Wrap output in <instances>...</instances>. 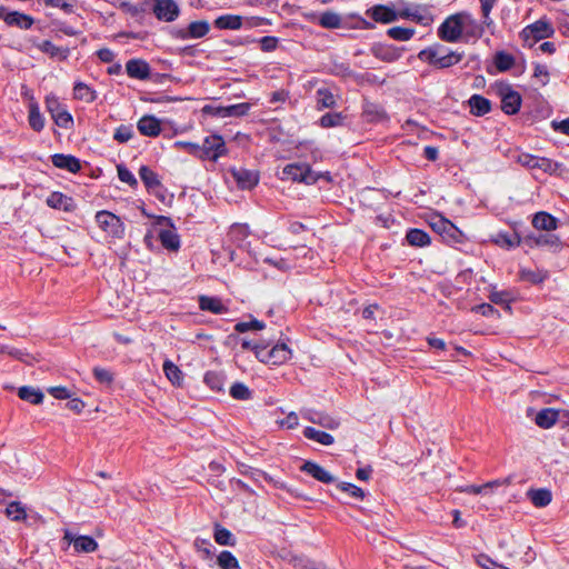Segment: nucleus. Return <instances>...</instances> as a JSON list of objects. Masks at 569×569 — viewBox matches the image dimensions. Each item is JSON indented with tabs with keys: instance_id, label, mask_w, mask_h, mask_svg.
<instances>
[{
	"instance_id": "obj_1",
	"label": "nucleus",
	"mask_w": 569,
	"mask_h": 569,
	"mask_svg": "<svg viewBox=\"0 0 569 569\" xmlns=\"http://www.w3.org/2000/svg\"><path fill=\"white\" fill-rule=\"evenodd\" d=\"M463 54L452 50H446L442 46L436 44L421 50L418 58L438 69H446L459 63Z\"/></svg>"
},
{
	"instance_id": "obj_2",
	"label": "nucleus",
	"mask_w": 569,
	"mask_h": 569,
	"mask_svg": "<svg viewBox=\"0 0 569 569\" xmlns=\"http://www.w3.org/2000/svg\"><path fill=\"white\" fill-rule=\"evenodd\" d=\"M279 178L283 181L313 184L318 181L319 174L313 172L309 164L295 162L287 164L282 169Z\"/></svg>"
},
{
	"instance_id": "obj_3",
	"label": "nucleus",
	"mask_w": 569,
	"mask_h": 569,
	"mask_svg": "<svg viewBox=\"0 0 569 569\" xmlns=\"http://www.w3.org/2000/svg\"><path fill=\"white\" fill-rule=\"evenodd\" d=\"M96 222L102 231L112 238L121 239L124 236V223L118 216L110 211H98L96 213Z\"/></svg>"
},
{
	"instance_id": "obj_4",
	"label": "nucleus",
	"mask_w": 569,
	"mask_h": 569,
	"mask_svg": "<svg viewBox=\"0 0 569 569\" xmlns=\"http://www.w3.org/2000/svg\"><path fill=\"white\" fill-rule=\"evenodd\" d=\"M462 12L449 16L438 28V37L450 43L458 42L463 36Z\"/></svg>"
},
{
	"instance_id": "obj_5",
	"label": "nucleus",
	"mask_w": 569,
	"mask_h": 569,
	"mask_svg": "<svg viewBox=\"0 0 569 569\" xmlns=\"http://www.w3.org/2000/svg\"><path fill=\"white\" fill-rule=\"evenodd\" d=\"M431 229L441 234L447 241L459 242L462 238V232L443 216L435 213L429 219Z\"/></svg>"
},
{
	"instance_id": "obj_6",
	"label": "nucleus",
	"mask_w": 569,
	"mask_h": 569,
	"mask_svg": "<svg viewBox=\"0 0 569 569\" xmlns=\"http://www.w3.org/2000/svg\"><path fill=\"white\" fill-rule=\"evenodd\" d=\"M399 18L415 21L423 27L433 22V14L427 4H410L399 9Z\"/></svg>"
},
{
	"instance_id": "obj_7",
	"label": "nucleus",
	"mask_w": 569,
	"mask_h": 569,
	"mask_svg": "<svg viewBox=\"0 0 569 569\" xmlns=\"http://www.w3.org/2000/svg\"><path fill=\"white\" fill-rule=\"evenodd\" d=\"M200 150L201 153H199V158L202 160L216 161L218 158L227 153L224 140L219 134L207 137L203 140L202 146H200Z\"/></svg>"
},
{
	"instance_id": "obj_8",
	"label": "nucleus",
	"mask_w": 569,
	"mask_h": 569,
	"mask_svg": "<svg viewBox=\"0 0 569 569\" xmlns=\"http://www.w3.org/2000/svg\"><path fill=\"white\" fill-rule=\"evenodd\" d=\"M157 224L168 227L161 229L158 234L162 247L169 251H178L180 248V237L174 231L171 219L164 216H159L157 218Z\"/></svg>"
},
{
	"instance_id": "obj_9",
	"label": "nucleus",
	"mask_w": 569,
	"mask_h": 569,
	"mask_svg": "<svg viewBox=\"0 0 569 569\" xmlns=\"http://www.w3.org/2000/svg\"><path fill=\"white\" fill-rule=\"evenodd\" d=\"M0 19L9 27H16L22 30L30 29L34 22L31 16L19 11H11L3 6L0 7Z\"/></svg>"
},
{
	"instance_id": "obj_10",
	"label": "nucleus",
	"mask_w": 569,
	"mask_h": 569,
	"mask_svg": "<svg viewBox=\"0 0 569 569\" xmlns=\"http://www.w3.org/2000/svg\"><path fill=\"white\" fill-rule=\"evenodd\" d=\"M152 12L160 21L172 22L180 14V8L174 0H154Z\"/></svg>"
},
{
	"instance_id": "obj_11",
	"label": "nucleus",
	"mask_w": 569,
	"mask_h": 569,
	"mask_svg": "<svg viewBox=\"0 0 569 569\" xmlns=\"http://www.w3.org/2000/svg\"><path fill=\"white\" fill-rule=\"evenodd\" d=\"M517 162L529 169H540L543 172H553L557 169V163L543 157H537L530 153H519Z\"/></svg>"
},
{
	"instance_id": "obj_12",
	"label": "nucleus",
	"mask_w": 569,
	"mask_h": 569,
	"mask_svg": "<svg viewBox=\"0 0 569 569\" xmlns=\"http://www.w3.org/2000/svg\"><path fill=\"white\" fill-rule=\"evenodd\" d=\"M501 109L507 114H516L521 107V96L510 87L500 89Z\"/></svg>"
},
{
	"instance_id": "obj_13",
	"label": "nucleus",
	"mask_w": 569,
	"mask_h": 569,
	"mask_svg": "<svg viewBox=\"0 0 569 569\" xmlns=\"http://www.w3.org/2000/svg\"><path fill=\"white\" fill-rule=\"evenodd\" d=\"M371 53L386 62L397 61L403 52V49L398 48L393 44L377 42L371 46Z\"/></svg>"
},
{
	"instance_id": "obj_14",
	"label": "nucleus",
	"mask_w": 569,
	"mask_h": 569,
	"mask_svg": "<svg viewBox=\"0 0 569 569\" xmlns=\"http://www.w3.org/2000/svg\"><path fill=\"white\" fill-rule=\"evenodd\" d=\"M210 26L204 20L191 22L187 29H181L178 32V37L182 40L188 39H200L208 34Z\"/></svg>"
},
{
	"instance_id": "obj_15",
	"label": "nucleus",
	"mask_w": 569,
	"mask_h": 569,
	"mask_svg": "<svg viewBox=\"0 0 569 569\" xmlns=\"http://www.w3.org/2000/svg\"><path fill=\"white\" fill-rule=\"evenodd\" d=\"M127 74L132 79L147 80L150 77V66L142 59H130L126 63Z\"/></svg>"
},
{
	"instance_id": "obj_16",
	"label": "nucleus",
	"mask_w": 569,
	"mask_h": 569,
	"mask_svg": "<svg viewBox=\"0 0 569 569\" xmlns=\"http://www.w3.org/2000/svg\"><path fill=\"white\" fill-rule=\"evenodd\" d=\"M51 162L54 167L71 173H77L81 170L80 160L71 154L56 153L51 156Z\"/></svg>"
},
{
	"instance_id": "obj_17",
	"label": "nucleus",
	"mask_w": 569,
	"mask_h": 569,
	"mask_svg": "<svg viewBox=\"0 0 569 569\" xmlns=\"http://www.w3.org/2000/svg\"><path fill=\"white\" fill-rule=\"evenodd\" d=\"M138 131L146 137L154 138L161 132V123L154 116H143L137 123Z\"/></svg>"
},
{
	"instance_id": "obj_18",
	"label": "nucleus",
	"mask_w": 569,
	"mask_h": 569,
	"mask_svg": "<svg viewBox=\"0 0 569 569\" xmlns=\"http://www.w3.org/2000/svg\"><path fill=\"white\" fill-rule=\"evenodd\" d=\"M139 177L146 186L147 190L160 198L158 189H161L162 184L158 173L147 166H141L139 169Z\"/></svg>"
},
{
	"instance_id": "obj_19",
	"label": "nucleus",
	"mask_w": 569,
	"mask_h": 569,
	"mask_svg": "<svg viewBox=\"0 0 569 569\" xmlns=\"http://www.w3.org/2000/svg\"><path fill=\"white\" fill-rule=\"evenodd\" d=\"M46 202L50 208L63 210L66 212H71L76 209L73 199L58 191L51 192Z\"/></svg>"
},
{
	"instance_id": "obj_20",
	"label": "nucleus",
	"mask_w": 569,
	"mask_h": 569,
	"mask_svg": "<svg viewBox=\"0 0 569 569\" xmlns=\"http://www.w3.org/2000/svg\"><path fill=\"white\" fill-rule=\"evenodd\" d=\"M367 14L370 16L376 22L381 23H391L399 19V11H395L389 7L381 4L369 9Z\"/></svg>"
},
{
	"instance_id": "obj_21",
	"label": "nucleus",
	"mask_w": 569,
	"mask_h": 569,
	"mask_svg": "<svg viewBox=\"0 0 569 569\" xmlns=\"http://www.w3.org/2000/svg\"><path fill=\"white\" fill-rule=\"evenodd\" d=\"M317 110L331 109L336 107V94L328 86H322L317 89L315 94Z\"/></svg>"
},
{
	"instance_id": "obj_22",
	"label": "nucleus",
	"mask_w": 569,
	"mask_h": 569,
	"mask_svg": "<svg viewBox=\"0 0 569 569\" xmlns=\"http://www.w3.org/2000/svg\"><path fill=\"white\" fill-rule=\"evenodd\" d=\"M300 470L323 483H331L335 481L333 476H331L329 471H327L325 468H322L320 465L313 461H306L300 467Z\"/></svg>"
},
{
	"instance_id": "obj_23",
	"label": "nucleus",
	"mask_w": 569,
	"mask_h": 569,
	"mask_svg": "<svg viewBox=\"0 0 569 569\" xmlns=\"http://www.w3.org/2000/svg\"><path fill=\"white\" fill-rule=\"evenodd\" d=\"M302 417L307 419L308 421L319 425L327 429H336L339 426V422L330 417L327 413L316 411V410H307L302 413Z\"/></svg>"
},
{
	"instance_id": "obj_24",
	"label": "nucleus",
	"mask_w": 569,
	"mask_h": 569,
	"mask_svg": "<svg viewBox=\"0 0 569 569\" xmlns=\"http://www.w3.org/2000/svg\"><path fill=\"white\" fill-rule=\"evenodd\" d=\"M232 176L241 189H251L259 181V177L254 171L244 168L233 169Z\"/></svg>"
},
{
	"instance_id": "obj_25",
	"label": "nucleus",
	"mask_w": 569,
	"mask_h": 569,
	"mask_svg": "<svg viewBox=\"0 0 569 569\" xmlns=\"http://www.w3.org/2000/svg\"><path fill=\"white\" fill-rule=\"evenodd\" d=\"M560 412H565V415L569 418V411H560L553 408H546L537 413L535 421L540 428L549 429L556 423Z\"/></svg>"
},
{
	"instance_id": "obj_26",
	"label": "nucleus",
	"mask_w": 569,
	"mask_h": 569,
	"mask_svg": "<svg viewBox=\"0 0 569 569\" xmlns=\"http://www.w3.org/2000/svg\"><path fill=\"white\" fill-rule=\"evenodd\" d=\"M553 33V29L551 24L547 21H536L531 26L527 27L523 30V34L526 37L532 36L533 39L540 40L543 38H548Z\"/></svg>"
},
{
	"instance_id": "obj_27",
	"label": "nucleus",
	"mask_w": 569,
	"mask_h": 569,
	"mask_svg": "<svg viewBox=\"0 0 569 569\" xmlns=\"http://www.w3.org/2000/svg\"><path fill=\"white\" fill-rule=\"evenodd\" d=\"M462 32L466 38H480L483 33V26L478 23L470 13L462 12Z\"/></svg>"
},
{
	"instance_id": "obj_28",
	"label": "nucleus",
	"mask_w": 569,
	"mask_h": 569,
	"mask_svg": "<svg viewBox=\"0 0 569 569\" xmlns=\"http://www.w3.org/2000/svg\"><path fill=\"white\" fill-rule=\"evenodd\" d=\"M270 366H280L291 358V350L286 343H277L269 348Z\"/></svg>"
},
{
	"instance_id": "obj_29",
	"label": "nucleus",
	"mask_w": 569,
	"mask_h": 569,
	"mask_svg": "<svg viewBox=\"0 0 569 569\" xmlns=\"http://www.w3.org/2000/svg\"><path fill=\"white\" fill-rule=\"evenodd\" d=\"M532 226L538 230L552 231L557 229L558 221L553 216L541 211L533 216Z\"/></svg>"
},
{
	"instance_id": "obj_30",
	"label": "nucleus",
	"mask_w": 569,
	"mask_h": 569,
	"mask_svg": "<svg viewBox=\"0 0 569 569\" xmlns=\"http://www.w3.org/2000/svg\"><path fill=\"white\" fill-rule=\"evenodd\" d=\"M213 24L220 30H238L242 27V17L237 14H223L218 17Z\"/></svg>"
},
{
	"instance_id": "obj_31",
	"label": "nucleus",
	"mask_w": 569,
	"mask_h": 569,
	"mask_svg": "<svg viewBox=\"0 0 569 569\" xmlns=\"http://www.w3.org/2000/svg\"><path fill=\"white\" fill-rule=\"evenodd\" d=\"M73 97L77 100L91 103L97 99V92L87 83L77 81L73 86Z\"/></svg>"
},
{
	"instance_id": "obj_32",
	"label": "nucleus",
	"mask_w": 569,
	"mask_h": 569,
	"mask_svg": "<svg viewBox=\"0 0 569 569\" xmlns=\"http://www.w3.org/2000/svg\"><path fill=\"white\" fill-rule=\"evenodd\" d=\"M199 307L201 310L210 311L214 315H221L227 308L219 298L201 296L199 298Z\"/></svg>"
},
{
	"instance_id": "obj_33",
	"label": "nucleus",
	"mask_w": 569,
	"mask_h": 569,
	"mask_svg": "<svg viewBox=\"0 0 569 569\" xmlns=\"http://www.w3.org/2000/svg\"><path fill=\"white\" fill-rule=\"evenodd\" d=\"M469 106L471 113L478 117L485 116L491 109L490 101L480 94L471 96L469 99Z\"/></svg>"
},
{
	"instance_id": "obj_34",
	"label": "nucleus",
	"mask_w": 569,
	"mask_h": 569,
	"mask_svg": "<svg viewBox=\"0 0 569 569\" xmlns=\"http://www.w3.org/2000/svg\"><path fill=\"white\" fill-rule=\"evenodd\" d=\"M303 436L307 439L313 440L323 446H330L335 442V438L330 433L318 430L313 427H306L303 430Z\"/></svg>"
},
{
	"instance_id": "obj_35",
	"label": "nucleus",
	"mask_w": 569,
	"mask_h": 569,
	"mask_svg": "<svg viewBox=\"0 0 569 569\" xmlns=\"http://www.w3.org/2000/svg\"><path fill=\"white\" fill-rule=\"evenodd\" d=\"M18 396L21 400H24L32 405H40L44 398L40 389L29 386L20 387L18 390Z\"/></svg>"
},
{
	"instance_id": "obj_36",
	"label": "nucleus",
	"mask_w": 569,
	"mask_h": 569,
	"mask_svg": "<svg viewBox=\"0 0 569 569\" xmlns=\"http://www.w3.org/2000/svg\"><path fill=\"white\" fill-rule=\"evenodd\" d=\"M492 241L501 248L512 249L520 244L521 239L515 232L513 233L499 232L492 238Z\"/></svg>"
},
{
	"instance_id": "obj_37",
	"label": "nucleus",
	"mask_w": 569,
	"mask_h": 569,
	"mask_svg": "<svg viewBox=\"0 0 569 569\" xmlns=\"http://www.w3.org/2000/svg\"><path fill=\"white\" fill-rule=\"evenodd\" d=\"M39 49L51 58H58L59 60H66L69 56L68 48L57 47L49 40L42 41L39 44Z\"/></svg>"
},
{
	"instance_id": "obj_38",
	"label": "nucleus",
	"mask_w": 569,
	"mask_h": 569,
	"mask_svg": "<svg viewBox=\"0 0 569 569\" xmlns=\"http://www.w3.org/2000/svg\"><path fill=\"white\" fill-rule=\"evenodd\" d=\"M406 239L412 247H426L430 243L429 234L421 229H410L407 232Z\"/></svg>"
},
{
	"instance_id": "obj_39",
	"label": "nucleus",
	"mask_w": 569,
	"mask_h": 569,
	"mask_svg": "<svg viewBox=\"0 0 569 569\" xmlns=\"http://www.w3.org/2000/svg\"><path fill=\"white\" fill-rule=\"evenodd\" d=\"M213 537L216 542L220 546L233 547L236 545V538L231 531L219 523L214 525Z\"/></svg>"
},
{
	"instance_id": "obj_40",
	"label": "nucleus",
	"mask_w": 569,
	"mask_h": 569,
	"mask_svg": "<svg viewBox=\"0 0 569 569\" xmlns=\"http://www.w3.org/2000/svg\"><path fill=\"white\" fill-rule=\"evenodd\" d=\"M28 120L30 127L37 132H40L44 128V118L40 113L37 102L30 103Z\"/></svg>"
},
{
	"instance_id": "obj_41",
	"label": "nucleus",
	"mask_w": 569,
	"mask_h": 569,
	"mask_svg": "<svg viewBox=\"0 0 569 569\" xmlns=\"http://www.w3.org/2000/svg\"><path fill=\"white\" fill-rule=\"evenodd\" d=\"M162 368L166 377L170 382H172V385H181L183 376L178 366H176L171 360L167 359L164 360Z\"/></svg>"
},
{
	"instance_id": "obj_42",
	"label": "nucleus",
	"mask_w": 569,
	"mask_h": 569,
	"mask_svg": "<svg viewBox=\"0 0 569 569\" xmlns=\"http://www.w3.org/2000/svg\"><path fill=\"white\" fill-rule=\"evenodd\" d=\"M73 548L76 552L89 553L97 550L98 543L92 537L78 536L77 539L74 540Z\"/></svg>"
},
{
	"instance_id": "obj_43",
	"label": "nucleus",
	"mask_w": 569,
	"mask_h": 569,
	"mask_svg": "<svg viewBox=\"0 0 569 569\" xmlns=\"http://www.w3.org/2000/svg\"><path fill=\"white\" fill-rule=\"evenodd\" d=\"M528 495L533 506L538 508L548 506L552 499L551 492L548 489L530 490Z\"/></svg>"
},
{
	"instance_id": "obj_44",
	"label": "nucleus",
	"mask_w": 569,
	"mask_h": 569,
	"mask_svg": "<svg viewBox=\"0 0 569 569\" xmlns=\"http://www.w3.org/2000/svg\"><path fill=\"white\" fill-rule=\"evenodd\" d=\"M220 569H241L238 559L228 550H223L217 557Z\"/></svg>"
},
{
	"instance_id": "obj_45",
	"label": "nucleus",
	"mask_w": 569,
	"mask_h": 569,
	"mask_svg": "<svg viewBox=\"0 0 569 569\" xmlns=\"http://www.w3.org/2000/svg\"><path fill=\"white\" fill-rule=\"evenodd\" d=\"M519 274L523 281H528L530 283H541L548 277V272L542 269H521Z\"/></svg>"
},
{
	"instance_id": "obj_46",
	"label": "nucleus",
	"mask_w": 569,
	"mask_h": 569,
	"mask_svg": "<svg viewBox=\"0 0 569 569\" xmlns=\"http://www.w3.org/2000/svg\"><path fill=\"white\" fill-rule=\"evenodd\" d=\"M6 515L12 521H22L27 519L26 508L19 501L10 502L6 508Z\"/></svg>"
},
{
	"instance_id": "obj_47",
	"label": "nucleus",
	"mask_w": 569,
	"mask_h": 569,
	"mask_svg": "<svg viewBox=\"0 0 569 569\" xmlns=\"http://www.w3.org/2000/svg\"><path fill=\"white\" fill-rule=\"evenodd\" d=\"M204 383L213 391H221L224 385V376L218 371H208L204 375Z\"/></svg>"
},
{
	"instance_id": "obj_48",
	"label": "nucleus",
	"mask_w": 569,
	"mask_h": 569,
	"mask_svg": "<svg viewBox=\"0 0 569 569\" xmlns=\"http://www.w3.org/2000/svg\"><path fill=\"white\" fill-rule=\"evenodd\" d=\"M387 34L397 41H409L415 36V29L392 27L387 30Z\"/></svg>"
},
{
	"instance_id": "obj_49",
	"label": "nucleus",
	"mask_w": 569,
	"mask_h": 569,
	"mask_svg": "<svg viewBox=\"0 0 569 569\" xmlns=\"http://www.w3.org/2000/svg\"><path fill=\"white\" fill-rule=\"evenodd\" d=\"M345 117L340 112H328L319 119V126L322 128H335L343 123Z\"/></svg>"
},
{
	"instance_id": "obj_50",
	"label": "nucleus",
	"mask_w": 569,
	"mask_h": 569,
	"mask_svg": "<svg viewBox=\"0 0 569 569\" xmlns=\"http://www.w3.org/2000/svg\"><path fill=\"white\" fill-rule=\"evenodd\" d=\"M251 109V104L248 102H241L237 104H230L224 107V118L229 117H243Z\"/></svg>"
},
{
	"instance_id": "obj_51",
	"label": "nucleus",
	"mask_w": 569,
	"mask_h": 569,
	"mask_svg": "<svg viewBox=\"0 0 569 569\" xmlns=\"http://www.w3.org/2000/svg\"><path fill=\"white\" fill-rule=\"evenodd\" d=\"M319 23L323 28L335 29L340 27L341 18L335 12L327 11L320 16Z\"/></svg>"
},
{
	"instance_id": "obj_52",
	"label": "nucleus",
	"mask_w": 569,
	"mask_h": 569,
	"mask_svg": "<svg viewBox=\"0 0 569 569\" xmlns=\"http://www.w3.org/2000/svg\"><path fill=\"white\" fill-rule=\"evenodd\" d=\"M495 64L499 71H507L515 64V59L511 54L500 51L495 57Z\"/></svg>"
},
{
	"instance_id": "obj_53",
	"label": "nucleus",
	"mask_w": 569,
	"mask_h": 569,
	"mask_svg": "<svg viewBox=\"0 0 569 569\" xmlns=\"http://www.w3.org/2000/svg\"><path fill=\"white\" fill-rule=\"evenodd\" d=\"M230 396L237 400H248L251 397V391L244 383L236 382L230 388Z\"/></svg>"
},
{
	"instance_id": "obj_54",
	"label": "nucleus",
	"mask_w": 569,
	"mask_h": 569,
	"mask_svg": "<svg viewBox=\"0 0 569 569\" xmlns=\"http://www.w3.org/2000/svg\"><path fill=\"white\" fill-rule=\"evenodd\" d=\"M117 172L121 182L128 183L132 188L138 186V180L134 174L124 164H118Z\"/></svg>"
},
{
	"instance_id": "obj_55",
	"label": "nucleus",
	"mask_w": 569,
	"mask_h": 569,
	"mask_svg": "<svg viewBox=\"0 0 569 569\" xmlns=\"http://www.w3.org/2000/svg\"><path fill=\"white\" fill-rule=\"evenodd\" d=\"M133 134L134 132L131 126L121 124L116 129L113 139L120 143H126L133 137Z\"/></svg>"
},
{
	"instance_id": "obj_56",
	"label": "nucleus",
	"mask_w": 569,
	"mask_h": 569,
	"mask_svg": "<svg viewBox=\"0 0 569 569\" xmlns=\"http://www.w3.org/2000/svg\"><path fill=\"white\" fill-rule=\"evenodd\" d=\"M362 117L372 122L381 119L383 114L378 106L368 103L363 107Z\"/></svg>"
},
{
	"instance_id": "obj_57",
	"label": "nucleus",
	"mask_w": 569,
	"mask_h": 569,
	"mask_svg": "<svg viewBox=\"0 0 569 569\" xmlns=\"http://www.w3.org/2000/svg\"><path fill=\"white\" fill-rule=\"evenodd\" d=\"M264 328V323L257 319H252L250 321L238 322L234 326V330L238 332H246L249 330H262Z\"/></svg>"
},
{
	"instance_id": "obj_58",
	"label": "nucleus",
	"mask_w": 569,
	"mask_h": 569,
	"mask_svg": "<svg viewBox=\"0 0 569 569\" xmlns=\"http://www.w3.org/2000/svg\"><path fill=\"white\" fill-rule=\"evenodd\" d=\"M52 119L57 126L64 129L71 128L73 126V118L66 109L59 111V113L54 114Z\"/></svg>"
},
{
	"instance_id": "obj_59",
	"label": "nucleus",
	"mask_w": 569,
	"mask_h": 569,
	"mask_svg": "<svg viewBox=\"0 0 569 569\" xmlns=\"http://www.w3.org/2000/svg\"><path fill=\"white\" fill-rule=\"evenodd\" d=\"M46 108L47 111L51 114V117H54V114L59 113V111L64 110L59 99L53 94L47 96Z\"/></svg>"
},
{
	"instance_id": "obj_60",
	"label": "nucleus",
	"mask_w": 569,
	"mask_h": 569,
	"mask_svg": "<svg viewBox=\"0 0 569 569\" xmlns=\"http://www.w3.org/2000/svg\"><path fill=\"white\" fill-rule=\"evenodd\" d=\"M194 548L198 550V551H201L203 552L204 555V558H211L213 552H212V549H213V546L211 545V542L207 539H202V538H197L194 540Z\"/></svg>"
},
{
	"instance_id": "obj_61",
	"label": "nucleus",
	"mask_w": 569,
	"mask_h": 569,
	"mask_svg": "<svg viewBox=\"0 0 569 569\" xmlns=\"http://www.w3.org/2000/svg\"><path fill=\"white\" fill-rule=\"evenodd\" d=\"M536 246L539 247H553L558 246L559 239L555 234H540L533 239Z\"/></svg>"
},
{
	"instance_id": "obj_62",
	"label": "nucleus",
	"mask_w": 569,
	"mask_h": 569,
	"mask_svg": "<svg viewBox=\"0 0 569 569\" xmlns=\"http://www.w3.org/2000/svg\"><path fill=\"white\" fill-rule=\"evenodd\" d=\"M93 376L101 383L110 385L113 381V375L104 368L96 367Z\"/></svg>"
},
{
	"instance_id": "obj_63",
	"label": "nucleus",
	"mask_w": 569,
	"mask_h": 569,
	"mask_svg": "<svg viewBox=\"0 0 569 569\" xmlns=\"http://www.w3.org/2000/svg\"><path fill=\"white\" fill-rule=\"evenodd\" d=\"M174 146L179 149L186 150L188 153H190L194 157H198V158H199V153H201L200 144H198V143H193V142H189V141H177V142H174Z\"/></svg>"
},
{
	"instance_id": "obj_64",
	"label": "nucleus",
	"mask_w": 569,
	"mask_h": 569,
	"mask_svg": "<svg viewBox=\"0 0 569 569\" xmlns=\"http://www.w3.org/2000/svg\"><path fill=\"white\" fill-rule=\"evenodd\" d=\"M260 48L264 52H271L277 49L278 38L272 36H264L260 40Z\"/></svg>"
}]
</instances>
